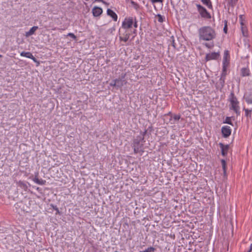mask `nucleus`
<instances>
[{"mask_svg": "<svg viewBox=\"0 0 252 252\" xmlns=\"http://www.w3.org/2000/svg\"><path fill=\"white\" fill-rule=\"evenodd\" d=\"M200 41H212L216 37L215 30L211 26H205L200 28L198 30Z\"/></svg>", "mask_w": 252, "mask_h": 252, "instance_id": "obj_1", "label": "nucleus"}, {"mask_svg": "<svg viewBox=\"0 0 252 252\" xmlns=\"http://www.w3.org/2000/svg\"><path fill=\"white\" fill-rule=\"evenodd\" d=\"M145 140L143 136H137L133 140L132 147L133 148L134 153L137 154L140 152H143L142 150L144 143Z\"/></svg>", "mask_w": 252, "mask_h": 252, "instance_id": "obj_2", "label": "nucleus"}, {"mask_svg": "<svg viewBox=\"0 0 252 252\" xmlns=\"http://www.w3.org/2000/svg\"><path fill=\"white\" fill-rule=\"evenodd\" d=\"M15 208L16 212L19 214H22L25 212H28L30 210L29 206L23 201L17 202L15 204Z\"/></svg>", "mask_w": 252, "mask_h": 252, "instance_id": "obj_3", "label": "nucleus"}, {"mask_svg": "<svg viewBox=\"0 0 252 252\" xmlns=\"http://www.w3.org/2000/svg\"><path fill=\"white\" fill-rule=\"evenodd\" d=\"M228 101L230 102L229 104V108L231 110L234 109L236 108H239L240 106L239 105V102L237 98V97L235 95L233 91H231L230 93L229 97H228Z\"/></svg>", "mask_w": 252, "mask_h": 252, "instance_id": "obj_4", "label": "nucleus"}, {"mask_svg": "<svg viewBox=\"0 0 252 252\" xmlns=\"http://www.w3.org/2000/svg\"><path fill=\"white\" fill-rule=\"evenodd\" d=\"M197 11L202 18L205 19H210L211 18V14L207 10V9L200 4H196Z\"/></svg>", "mask_w": 252, "mask_h": 252, "instance_id": "obj_5", "label": "nucleus"}, {"mask_svg": "<svg viewBox=\"0 0 252 252\" xmlns=\"http://www.w3.org/2000/svg\"><path fill=\"white\" fill-rule=\"evenodd\" d=\"M133 24V19L132 17L126 18L122 23V27L124 29H129L132 27Z\"/></svg>", "mask_w": 252, "mask_h": 252, "instance_id": "obj_6", "label": "nucleus"}, {"mask_svg": "<svg viewBox=\"0 0 252 252\" xmlns=\"http://www.w3.org/2000/svg\"><path fill=\"white\" fill-rule=\"evenodd\" d=\"M220 57V52H212L206 55L205 61L208 62L211 60H216Z\"/></svg>", "mask_w": 252, "mask_h": 252, "instance_id": "obj_7", "label": "nucleus"}, {"mask_svg": "<svg viewBox=\"0 0 252 252\" xmlns=\"http://www.w3.org/2000/svg\"><path fill=\"white\" fill-rule=\"evenodd\" d=\"M221 130L222 135L223 138H227L231 135V129L230 126H223L221 127Z\"/></svg>", "mask_w": 252, "mask_h": 252, "instance_id": "obj_8", "label": "nucleus"}, {"mask_svg": "<svg viewBox=\"0 0 252 252\" xmlns=\"http://www.w3.org/2000/svg\"><path fill=\"white\" fill-rule=\"evenodd\" d=\"M243 98L245 99L248 104H252V91L251 90L246 92L244 94Z\"/></svg>", "mask_w": 252, "mask_h": 252, "instance_id": "obj_9", "label": "nucleus"}, {"mask_svg": "<svg viewBox=\"0 0 252 252\" xmlns=\"http://www.w3.org/2000/svg\"><path fill=\"white\" fill-rule=\"evenodd\" d=\"M219 145L221 149V155L223 157L226 156L229 148V145H224L222 143H220Z\"/></svg>", "mask_w": 252, "mask_h": 252, "instance_id": "obj_10", "label": "nucleus"}, {"mask_svg": "<svg viewBox=\"0 0 252 252\" xmlns=\"http://www.w3.org/2000/svg\"><path fill=\"white\" fill-rule=\"evenodd\" d=\"M16 185L18 187H19L21 189H23L24 191H27L28 189V185L30 184L27 181H23L20 180L19 181H16Z\"/></svg>", "mask_w": 252, "mask_h": 252, "instance_id": "obj_11", "label": "nucleus"}, {"mask_svg": "<svg viewBox=\"0 0 252 252\" xmlns=\"http://www.w3.org/2000/svg\"><path fill=\"white\" fill-rule=\"evenodd\" d=\"M102 9L98 6H94L92 9V13L94 17L99 16L102 13Z\"/></svg>", "mask_w": 252, "mask_h": 252, "instance_id": "obj_12", "label": "nucleus"}, {"mask_svg": "<svg viewBox=\"0 0 252 252\" xmlns=\"http://www.w3.org/2000/svg\"><path fill=\"white\" fill-rule=\"evenodd\" d=\"M230 55L228 50H225L224 52L222 64L229 65Z\"/></svg>", "mask_w": 252, "mask_h": 252, "instance_id": "obj_13", "label": "nucleus"}, {"mask_svg": "<svg viewBox=\"0 0 252 252\" xmlns=\"http://www.w3.org/2000/svg\"><path fill=\"white\" fill-rule=\"evenodd\" d=\"M119 34L120 35L119 36L120 40L124 41L125 42H126L128 41L130 35L129 33L127 32L126 31L122 34H121L120 33Z\"/></svg>", "mask_w": 252, "mask_h": 252, "instance_id": "obj_14", "label": "nucleus"}, {"mask_svg": "<svg viewBox=\"0 0 252 252\" xmlns=\"http://www.w3.org/2000/svg\"><path fill=\"white\" fill-rule=\"evenodd\" d=\"M38 173H36V174L35 175L34 177L32 179V181L35 183L37 184L40 185H44L46 183V181L44 180H43L42 179H39L38 178Z\"/></svg>", "mask_w": 252, "mask_h": 252, "instance_id": "obj_15", "label": "nucleus"}, {"mask_svg": "<svg viewBox=\"0 0 252 252\" xmlns=\"http://www.w3.org/2000/svg\"><path fill=\"white\" fill-rule=\"evenodd\" d=\"M107 14L108 16H110L114 21H117L118 19V16L116 13L111 10L108 8L107 10Z\"/></svg>", "mask_w": 252, "mask_h": 252, "instance_id": "obj_16", "label": "nucleus"}, {"mask_svg": "<svg viewBox=\"0 0 252 252\" xmlns=\"http://www.w3.org/2000/svg\"><path fill=\"white\" fill-rule=\"evenodd\" d=\"M114 81H116V83H117L116 87L117 88H121L127 83L125 80H122L120 78L114 79Z\"/></svg>", "mask_w": 252, "mask_h": 252, "instance_id": "obj_17", "label": "nucleus"}, {"mask_svg": "<svg viewBox=\"0 0 252 252\" xmlns=\"http://www.w3.org/2000/svg\"><path fill=\"white\" fill-rule=\"evenodd\" d=\"M38 29V27L37 26H33L32 28L30 29V30L26 32L25 33V36L26 37H29L32 34H33Z\"/></svg>", "mask_w": 252, "mask_h": 252, "instance_id": "obj_18", "label": "nucleus"}, {"mask_svg": "<svg viewBox=\"0 0 252 252\" xmlns=\"http://www.w3.org/2000/svg\"><path fill=\"white\" fill-rule=\"evenodd\" d=\"M201 1L202 4L206 6L208 9L211 10L213 9V6L211 0H201Z\"/></svg>", "mask_w": 252, "mask_h": 252, "instance_id": "obj_19", "label": "nucleus"}, {"mask_svg": "<svg viewBox=\"0 0 252 252\" xmlns=\"http://www.w3.org/2000/svg\"><path fill=\"white\" fill-rule=\"evenodd\" d=\"M221 163L222 165V170H223V174L224 177L227 176V173H226V170H227V166H226V162L224 159H221Z\"/></svg>", "mask_w": 252, "mask_h": 252, "instance_id": "obj_20", "label": "nucleus"}, {"mask_svg": "<svg viewBox=\"0 0 252 252\" xmlns=\"http://www.w3.org/2000/svg\"><path fill=\"white\" fill-rule=\"evenodd\" d=\"M241 75L243 77L248 76L250 75V70L249 68L243 67L241 69Z\"/></svg>", "mask_w": 252, "mask_h": 252, "instance_id": "obj_21", "label": "nucleus"}, {"mask_svg": "<svg viewBox=\"0 0 252 252\" xmlns=\"http://www.w3.org/2000/svg\"><path fill=\"white\" fill-rule=\"evenodd\" d=\"M243 110L245 111V116L248 119L251 118L252 109H249L244 107Z\"/></svg>", "mask_w": 252, "mask_h": 252, "instance_id": "obj_22", "label": "nucleus"}, {"mask_svg": "<svg viewBox=\"0 0 252 252\" xmlns=\"http://www.w3.org/2000/svg\"><path fill=\"white\" fill-rule=\"evenodd\" d=\"M232 118H233V119L234 120V118L233 117H226L223 123L224 124H229V125L233 126V124L231 122Z\"/></svg>", "mask_w": 252, "mask_h": 252, "instance_id": "obj_23", "label": "nucleus"}, {"mask_svg": "<svg viewBox=\"0 0 252 252\" xmlns=\"http://www.w3.org/2000/svg\"><path fill=\"white\" fill-rule=\"evenodd\" d=\"M220 89H222L225 85V81L220 77L219 82L217 83Z\"/></svg>", "mask_w": 252, "mask_h": 252, "instance_id": "obj_24", "label": "nucleus"}, {"mask_svg": "<svg viewBox=\"0 0 252 252\" xmlns=\"http://www.w3.org/2000/svg\"><path fill=\"white\" fill-rule=\"evenodd\" d=\"M32 53L30 52H25L23 51L20 53V55L23 57H25L26 58L30 59L31 56L32 55Z\"/></svg>", "mask_w": 252, "mask_h": 252, "instance_id": "obj_25", "label": "nucleus"}, {"mask_svg": "<svg viewBox=\"0 0 252 252\" xmlns=\"http://www.w3.org/2000/svg\"><path fill=\"white\" fill-rule=\"evenodd\" d=\"M241 31L243 35L244 36H248V30L247 27L244 25V26H241Z\"/></svg>", "mask_w": 252, "mask_h": 252, "instance_id": "obj_26", "label": "nucleus"}, {"mask_svg": "<svg viewBox=\"0 0 252 252\" xmlns=\"http://www.w3.org/2000/svg\"><path fill=\"white\" fill-rule=\"evenodd\" d=\"M203 45L209 49H212L214 46V43L213 42L210 43H205Z\"/></svg>", "mask_w": 252, "mask_h": 252, "instance_id": "obj_27", "label": "nucleus"}, {"mask_svg": "<svg viewBox=\"0 0 252 252\" xmlns=\"http://www.w3.org/2000/svg\"><path fill=\"white\" fill-rule=\"evenodd\" d=\"M229 5L232 7L234 6L237 3L238 0H228Z\"/></svg>", "mask_w": 252, "mask_h": 252, "instance_id": "obj_28", "label": "nucleus"}, {"mask_svg": "<svg viewBox=\"0 0 252 252\" xmlns=\"http://www.w3.org/2000/svg\"><path fill=\"white\" fill-rule=\"evenodd\" d=\"M34 63H36V66H38L40 64V62L38 61L32 55L31 56L30 58Z\"/></svg>", "mask_w": 252, "mask_h": 252, "instance_id": "obj_29", "label": "nucleus"}, {"mask_svg": "<svg viewBox=\"0 0 252 252\" xmlns=\"http://www.w3.org/2000/svg\"><path fill=\"white\" fill-rule=\"evenodd\" d=\"M34 63H36V66H38L40 64V62L38 61L32 55L31 56L30 58Z\"/></svg>", "mask_w": 252, "mask_h": 252, "instance_id": "obj_30", "label": "nucleus"}, {"mask_svg": "<svg viewBox=\"0 0 252 252\" xmlns=\"http://www.w3.org/2000/svg\"><path fill=\"white\" fill-rule=\"evenodd\" d=\"M147 130L148 131V136H149V135L151 134V133L154 131L153 126L152 125H151L148 127Z\"/></svg>", "mask_w": 252, "mask_h": 252, "instance_id": "obj_31", "label": "nucleus"}, {"mask_svg": "<svg viewBox=\"0 0 252 252\" xmlns=\"http://www.w3.org/2000/svg\"><path fill=\"white\" fill-rule=\"evenodd\" d=\"M243 15H240L239 16V20H240V24L241 26H244L245 25V20L243 18Z\"/></svg>", "mask_w": 252, "mask_h": 252, "instance_id": "obj_32", "label": "nucleus"}, {"mask_svg": "<svg viewBox=\"0 0 252 252\" xmlns=\"http://www.w3.org/2000/svg\"><path fill=\"white\" fill-rule=\"evenodd\" d=\"M224 28H223V32L225 33H227V21L226 20H224Z\"/></svg>", "mask_w": 252, "mask_h": 252, "instance_id": "obj_33", "label": "nucleus"}, {"mask_svg": "<svg viewBox=\"0 0 252 252\" xmlns=\"http://www.w3.org/2000/svg\"><path fill=\"white\" fill-rule=\"evenodd\" d=\"M51 206L53 209L56 211V214H60V212L57 206L54 205L53 204H51Z\"/></svg>", "mask_w": 252, "mask_h": 252, "instance_id": "obj_34", "label": "nucleus"}, {"mask_svg": "<svg viewBox=\"0 0 252 252\" xmlns=\"http://www.w3.org/2000/svg\"><path fill=\"white\" fill-rule=\"evenodd\" d=\"M170 42H171V45L174 48H176V46H175V40H174V37L173 36H172L171 37V40H170Z\"/></svg>", "mask_w": 252, "mask_h": 252, "instance_id": "obj_35", "label": "nucleus"}, {"mask_svg": "<svg viewBox=\"0 0 252 252\" xmlns=\"http://www.w3.org/2000/svg\"><path fill=\"white\" fill-rule=\"evenodd\" d=\"M237 115V116H240V107L239 108H236L232 110Z\"/></svg>", "mask_w": 252, "mask_h": 252, "instance_id": "obj_36", "label": "nucleus"}, {"mask_svg": "<svg viewBox=\"0 0 252 252\" xmlns=\"http://www.w3.org/2000/svg\"><path fill=\"white\" fill-rule=\"evenodd\" d=\"M164 18L161 16V15L158 14V21L159 22L162 23L163 21V19Z\"/></svg>", "mask_w": 252, "mask_h": 252, "instance_id": "obj_37", "label": "nucleus"}, {"mask_svg": "<svg viewBox=\"0 0 252 252\" xmlns=\"http://www.w3.org/2000/svg\"><path fill=\"white\" fill-rule=\"evenodd\" d=\"M229 65L228 64H222V71L227 72V68L228 67Z\"/></svg>", "mask_w": 252, "mask_h": 252, "instance_id": "obj_38", "label": "nucleus"}, {"mask_svg": "<svg viewBox=\"0 0 252 252\" xmlns=\"http://www.w3.org/2000/svg\"><path fill=\"white\" fill-rule=\"evenodd\" d=\"M140 135L139 136H143L144 138V136L147 134L148 135V131L147 129H145L144 131L140 132Z\"/></svg>", "mask_w": 252, "mask_h": 252, "instance_id": "obj_39", "label": "nucleus"}, {"mask_svg": "<svg viewBox=\"0 0 252 252\" xmlns=\"http://www.w3.org/2000/svg\"><path fill=\"white\" fill-rule=\"evenodd\" d=\"M67 36L71 37L72 38H73L74 40L76 39V35L73 33H68L67 34Z\"/></svg>", "mask_w": 252, "mask_h": 252, "instance_id": "obj_40", "label": "nucleus"}, {"mask_svg": "<svg viewBox=\"0 0 252 252\" xmlns=\"http://www.w3.org/2000/svg\"><path fill=\"white\" fill-rule=\"evenodd\" d=\"M181 118L180 115H174L173 118L175 121H179Z\"/></svg>", "mask_w": 252, "mask_h": 252, "instance_id": "obj_41", "label": "nucleus"}, {"mask_svg": "<svg viewBox=\"0 0 252 252\" xmlns=\"http://www.w3.org/2000/svg\"><path fill=\"white\" fill-rule=\"evenodd\" d=\"M116 81H114V80H113L110 83V86H112V87H116Z\"/></svg>", "mask_w": 252, "mask_h": 252, "instance_id": "obj_42", "label": "nucleus"}, {"mask_svg": "<svg viewBox=\"0 0 252 252\" xmlns=\"http://www.w3.org/2000/svg\"><path fill=\"white\" fill-rule=\"evenodd\" d=\"M133 7H134V8L135 10H139V8H140V6H139V5L138 3H136V4H135V5L133 6Z\"/></svg>", "mask_w": 252, "mask_h": 252, "instance_id": "obj_43", "label": "nucleus"}, {"mask_svg": "<svg viewBox=\"0 0 252 252\" xmlns=\"http://www.w3.org/2000/svg\"><path fill=\"white\" fill-rule=\"evenodd\" d=\"M163 0H151V1L153 3H157V2H162Z\"/></svg>", "mask_w": 252, "mask_h": 252, "instance_id": "obj_44", "label": "nucleus"}, {"mask_svg": "<svg viewBox=\"0 0 252 252\" xmlns=\"http://www.w3.org/2000/svg\"><path fill=\"white\" fill-rule=\"evenodd\" d=\"M167 116H170V118L169 119V121L172 120V113L171 112H169L167 114L164 115V116L166 117Z\"/></svg>", "mask_w": 252, "mask_h": 252, "instance_id": "obj_45", "label": "nucleus"}, {"mask_svg": "<svg viewBox=\"0 0 252 252\" xmlns=\"http://www.w3.org/2000/svg\"><path fill=\"white\" fill-rule=\"evenodd\" d=\"M115 31V27H113L111 28H110V29L108 30V32H110V33H112L113 31Z\"/></svg>", "mask_w": 252, "mask_h": 252, "instance_id": "obj_46", "label": "nucleus"}, {"mask_svg": "<svg viewBox=\"0 0 252 252\" xmlns=\"http://www.w3.org/2000/svg\"><path fill=\"white\" fill-rule=\"evenodd\" d=\"M126 76V73H122L121 75V78L120 79H122V80H125L124 79L125 78Z\"/></svg>", "mask_w": 252, "mask_h": 252, "instance_id": "obj_47", "label": "nucleus"}, {"mask_svg": "<svg viewBox=\"0 0 252 252\" xmlns=\"http://www.w3.org/2000/svg\"><path fill=\"white\" fill-rule=\"evenodd\" d=\"M227 75V72L222 71L221 73V75L222 76H226Z\"/></svg>", "mask_w": 252, "mask_h": 252, "instance_id": "obj_48", "label": "nucleus"}, {"mask_svg": "<svg viewBox=\"0 0 252 252\" xmlns=\"http://www.w3.org/2000/svg\"><path fill=\"white\" fill-rule=\"evenodd\" d=\"M252 251V244L250 245V247L247 252H251Z\"/></svg>", "mask_w": 252, "mask_h": 252, "instance_id": "obj_49", "label": "nucleus"}, {"mask_svg": "<svg viewBox=\"0 0 252 252\" xmlns=\"http://www.w3.org/2000/svg\"><path fill=\"white\" fill-rule=\"evenodd\" d=\"M134 27L135 28H137V21L136 20H135V23L134 24Z\"/></svg>", "mask_w": 252, "mask_h": 252, "instance_id": "obj_50", "label": "nucleus"}, {"mask_svg": "<svg viewBox=\"0 0 252 252\" xmlns=\"http://www.w3.org/2000/svg\"><path fill=\"white\" fill-rule=\"evenodd\" d=\"M131 3L132 5V6H133L135 5V4L136 3V2H134V1L131 0Z\"/></svg>", "mask_w": 252, "mask_h": 252, "instance_id": "obj_51", "label": "nucleus"}, {"mask_svg": "<svg viewBox=\"0 0 252 252\" xmlns=\"http://www.w3.org/2000/svg\"><path fill=\"white\" fill-rule=\"evenodd\" d=\"M131 3L132 5V6H133L135 5V4L136 3V2H134V1L131 0Z\"/></svg>", "mask_w": 252, "mask_h": 252, "instance_id": "obj_52", "label": "nucleus"}, {"mask_svg": "<svg viewBox=\"0 0 252 252\" xmlns=\"http://www.w3.org/2000/svg\"><path fill=\"white\" fill-rule=\"evenodd\" d=\"M220 78H222V79H223V80H224L225 81L226 76H222L220 75Z\"/></svg>", "mask_w": 252, "mask_h": 252, "instance_id": "obj_53", "label": "nucleus"}, {"mask_svg": "<svg viewBox=\"0 0 252 252\" xmlns=\"http://www.w3.org/2000/svg\"><path fill=\"white\" fill-rule=\"evenodd\" d=\"M96 1H101V2H102L103 3H105V1L103 0H96Z\"/></svg>", "mask_w": 252, "mask_h": 252, "instance_id": "obj_54", "label": "nucleus"}, {"mask_svg": "<svg viewBox=\"0 0 252 252\" xmlns=\"http://www.w3.org/2000/svg\"><path fill=\"white\" fill-rule=\"evenodd\" d=\"M36 189L37 190H39L40 188L39 187H37Z\"/></svg>", "mask_w": 252, "mask_h": 252, "instance_id": "obj_55", "label": "nucleus"}, {"mask_svg": "<svg viewBox=\"0 0 252 252\" xmlns=\"http://www.w3.org/2000/svg\"><path fill=\"white\" fill-rule=\"evenodd\" d=\"M2 57V55H0V58Z\"/></svg>", "mask_w": 252, "mask_h": 252, "instance_id": "obj_56", "label": "nucleus"}]
</instances>
